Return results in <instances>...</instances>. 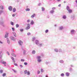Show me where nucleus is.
<instances>
[{"instance_id":"obj_1","label":"nucleus","mask_w":77,"mask_h":77,"mask_svg":"<svg viewBox=\"0 0 77 77\" xmlns=\"http://www.w3.org/2000/svg\"><path fill=\"white\" fill-rule=\"evenodd\" d=\"M18 43L20 45H21V46H22V45H23V41H21V40H19L18 42Z\"/></svg>"},{"instance_id":"obj_2","label":"nucleus","mask_w":77,"mask_h":77,"mask_svg":"<svg viewBox=\"0 0 77 77\" xmlns=\"http://www.w3.org/2000/svg\"><path fill=\"white\" fill-rule=\"evenodd\" d=\"M35 43L36 45H38L39 44V41L38 40H36L35 42Z\"/></svg>"},{"instance_id":"obj_3","label":"nucleus","mask_w":77,"mask_h":77,"mask_svg":"<svg viewBox=\"0 0 77 77\" xmlns=\"http://www.w3.org/2000/svg\"><path fill=\"white\" fill-rule=\"evenodd\" d=\"M10 38L11 39V40L13 41H15V37L13 36H11Z\"/></svg>"},{"instance_id":"obj_4","label":"nucleus","mask_w":77,"mask_h":77,"mask_svg":"<svg viewBox=\"0 0 77 77\" xmlns=\"http://www.w3.org/2000/svg\"><path fill=\"white\" fill-rule=\"evenodd\" d=\"M75 30L74 29H72L70 31L71 35H73L75 33Z\"/></svg>"},{"instance_id":"obj_5","label":"nucleus","mask_w":77,"mask_h":77,"mask_svg":"<svg viewBox=\"0 0 77 77\" xmlns=\"http://www.w3.org/2000/svg\"><path fill=\"white\" fill-rule=\"evenodd\" d=\"M12 6H9L8 8V9L10 11H12Z\"/></svg>"},{"instance_id":"obj_6","label":"nucleus","mask_w":77,"mask_h":77,"mask_svg":"<svg viewBox=\"0 0 77 77\" xmlns=\"http://www.w3.org/2000/svg\"><path fill=\"white\" fill-rule=\"evenodd\" d=\"M3 60H1L0 62L2 64H6V62L5 61H3Z\"/></svg>"},{"instance_id":"obj_7","label":"nucleus","mask_w":77,"mask_h":77,"mask_svg":"<svg viewBox=\"0 0 77 77\" xmlns=\"http://www.w3.org/2000/svg\"><path fill=\"white\" fill-rule=\"evenodd\" d=\"M9 35L8 33H6V34L5 35V38H7L8 37V35Z\"/></svg>"},{"instance_id":"obj_8","label":"nucleus","mask_w":77,"mask_h":77,"mask_svg":"<svg viewBox=\"0 0 77 77\" xmlns=\"http://www.w3.org/2000/svg\"><path fill=\"white\" fill-rule=\"evenodd\" d=\"M70 73L68 72H66V75L67 77H69V74Z\"/></svg>"},{"instance_id":"obj_9","label":"nucleus","mask_w":77,"mask_h":77,"mask_svg":"<svg viewBox=\"0 0 77 77\" xmlns=\"http://www.w3.org/2000/svg\"><path fill=\"white\" fill-rule=\"evenodd\" d=\"M62 18L64 19V20H66V15H64L63 16Z\"/></svg>"},{"instance_id":"obj_10","label":"nucleus","mask_w":77,"mask_h":77,"mask_svg":"<svg viewBox=\"0 0 77 77\" xmlns=\"http://www.w3.org/2000/svg\"><path fill=\"white\" fill-rule=\"evenodd\" d=\"M59 29L60 30H62L63 29V26H60L59 27Z\"/></svg>"},{"instance_id":"obj_11","label":"nucleus","mask_w":77,"mask_h":77,"mask_svg":"<svg viewBox=\"0 0 77 77\" xmlns=\"http://www.w3.org/2000/svg\"><path fill=\"white\" fill-rule=\"evenodd\" d=\"M11 58L12 60H13V63H15V61L14 58L13 57H11Z\"/></svg>"},{"instance_id":"obj_12","label":"nucleus","mask_w":77,"mask_h":77,"mask_svg":"<svg viewBox=\"0 0 77 77\" xmlns=\"http://www.w3.org/2000/svg\"><path fill=\"white\" fill-rule=\"evenodd\" d=\"M7 40L8 44H10V41H9V39L8 38H7Z\"/></svg>"},{"instance_id":"obj_13","label":"nucleus","mask_w":77,"mask_h":77,"mask_svg":"<svg viewBox=\"0 0 77 77\" xmlns=\"http://www.w3.org/2000/svg\"><path fill=\"white\" fill-rule=\"evenodd\" d=\"M42 45V43L39 44L38 45H37L38 47H41Z\"/></svg>"},{"instance_id":"obj_14","label":"nucleus","mask_w":77,"mask_h":77,"mask_svg":"<svg viewBox=\"0 0 77 77\" xmlns=\"http://www.w3.org/2000/svg\"><path fill=\"white\" fill-rule=\"evenodd\" d=\"M68 11L69 14H71V13H72V10L71 9H70L69 10H68Z\"/></svg>"},{"instance_id":"obj_15","label":"nucleus","mask_w":77,"mask_h":77,"mask_svg":"<svg viewBox=\"0 0 77 77\" xmlns=\"http://www.w3.org/2000/svg\"><path fill=\"white\" fill-rule=\"evenodd\" d=\"M71 19L72 20H74V19L75 17H74V15H73L71 16Z\"/></svg>"},{"instance_id":"obj_16","label":"nucleus","mask_w":77,"mask_h":77,"mask_svg":"<svg viewBox=\"0 0 77 77\" xmlns=\"http://www.w3.org/2000/svg\"><path fill=\"white\" fill-rule=\"evenodd\" d=\"M54 51H55V52H57L59 51V50H58V49L57 48L54 49Z\"/></svg>"},{"instance_id":"obj_17","label":"nucleus","mask_w":77,"mask_h":77,"mask_svg":"<svg viewBox=\"0 0 77 77\" xmlns=\"http://www.w3.org/2000/svg\"><path fill=\"white\" fill-rule=\"evenodd\" d=\"M59 62L60 63H63L64 62V61L63 60H61L59 61Z\"/></svg>"},{"instance_id":"obj_18","label":"nucleus","mask_w":77,"mask_h":77,"mask_svg":"<svg viewBox=\"0 0 77 77\" xmlns=\"http://www.w3.org/2000/svg\"><path fill=\"white\" fill-rule=\"evenodd\" d=\"M32 54H35V53H36V51L35 50H33L32 52Z\"/></svg>"},{"instance_id":"obj_19","label":"nucleus","mask_w":77,"mask_h":77,"mask_svg":"<svg viewBox=\"0 0 77 77\" xmlns=\"http://www.w3.org/2000/svg\"><path fill=\"white\" fill-rule=\"evenodd\" d=\"M30 24H31V25H33V24H34V21H33V20H32Z\"/></svg>"},{"instance_id":"obj_20","label":"nucleus","mask_w":77,"mask_h":77,"mask_svg":"<svg viewBox=\"0 0 77 77\" xmlns=\"http://www.w3.org/2000/svg\"><path fill=\"white\" fill-rule=\"evenodd\" d=\"M35 14H33V15H32L31 17V18H33L34 17H35Z\"/></svg>"},{"instance_id":"obj_21","label":"nucleus","mask_w":77,"mask_h":77,"mask_svg":"<svg viewBox=\"0 0 77 77\" xmlns=\"http://www.w3.org/2000/svg\"><path fill=\"white\" fill-rule=\"evenodd\" d=\"M12 34H13L15 37H16L17 36V34H16V33L15 32H12Z\"/></svg>"},{"instance_id":"obj_22","label":"nucleus","mask_w":77,"mask_h":77,"mask_svg":"<svg viewBox=\"0 0 77 77\" xmlns=\"http://www.w3.org/2000/svg\"><path fill=\"white\" fill-rule=\"evenodd\" d=\"M16 11V8H14L13 9V12H15Z\"/></svg>"},{"instance_id":"obj_23","label":"nucleus","mask_w":77,"mask_h":77,"mask_svg":"<svg viewBox=\"0 0 77 77\" xmlns=\"http://www.w3.org/2000/svg\"><path fill=\"white\" fill-rule=\"evenodd\" d=\"M0 8L1 9H4V7H3V5H1L0 6Z\"/></svg>"},{"instance_id":"obj_24","label":"nucleus","mask_w":77,"mask_h":77,"mask_svg":"<svg viewBox=\"0 0 77 77\" xmlns=\"http://www.w3.org/2000/svg\"><path fill=\"white\" fill-rule=\"evenodd\" d=\"M73 71V69L71 67H70L69 68V71L70 72H71Z\"/></svg>"},{"instance_id":"obj_25","label":"nucleus","mask_w":77,"mask_h":77,"mask_svg":"<svg viewBox=\"0 0 77 77\" xmlns=\"http://www.w3.org/2000/svg\"><path fill=\"white\" fill-rule=\"evenodd\" d=\"M11 55L13 56H14V57H16V55L15 54H14V53H11Z\"/></svg>"},{"instance_id":"obj_26","label":"nucleus","mask_w":77,"mask_h":77,"mask_svg":"<svg viewBox=\"0 0 77 77\" xmlns=\"http://www.w3.org/2000/svg\"><path fill=\"white\" fill-rule=\"evenodd\" d=\"M66 9L67 11H68L69 10V9H70V8H69V7L68 6H67Z\"/></svg>"},{"instance_id":"obj_27","label":"nucleus","mask_w":77,"mask_h":77,"mask_svg":"<svg viewBox=\"0 0 77 77\" xmlns=\"http://www.w3.org/2000/svg\"><path fill=\"white\" fill-rule=\"evenodd\" d=\"M30 27L27 26L26 28V30H29V29H30Z\"/></svg>"},{"instance_id":"obj_28","label":"nucleus","mask_w":77,"mask_h":77,"mask_svg":"<svg viewBox=\"0 0 77 77\" xmlns=\"http://www.w3.org/2000/svg\"><path fill=\"white\" fill-rule=\"evenodd\" d=\"M23 55H25L26 51L25 50H23Z\"/></svg>"},{"instance_id":"obj_29","label":"nucleus","mask_w":77,"mask_h":77,"mask_svg":"<svg viewBox=\"0 0 77 77\" xmlns=\"http://www.w3.org/2000/svg\"><path fill=\"white\" fill-rule=\"evenodd\" d=\"M60 75L61 76V77H64L65 74H64L63 73H62L60 74Z\"/></svg>"},{"instance_id":"obj_30","label":"nucleus","mask_w":77,"mask_h":77,"mask_svg":"<svg viewBox=\"0 0 77 77\" xmlns=\"http://www.w3.org/2000/svg\"><path fill=\"white\" fill-rule=\"evenodd\" d=\"M54 10H52L51 11H50V12L51 14H53V13H54Z\"/></svg>"},{"instance_id":"obj_31","label":"nucleus","mask_w":77,"mask_h":77,"mask_svg":"<svg viewBox=\"0 0 77 77\" xmlns=\"http://www.w3.org/2000/svg\"><path fill=\"white\" fill-rule=\"evenodd\" d=\"M27 73V70H26L24 71V74H26Z\"/></svg>"},{"instance_id":"obj_32","label":"nucleus","mask_w":77,"mask_h":77,"mask_svg":"<svg viewBox=\"0 0 77 77\" xmlns=\"http://www.w3.org/2000/svg\"><path fill=\"white\" fill-rule=\"evenodd\" d=\"M45 63L46 65H48V64H49V63H50V62H45Z\"/></svg>"},{"instance_id":"obj_33","label":"nucleus","mask_w":77,"mask_h":77,"mask_svg":"<svg viewBox=\"0 0 77 77\" xmlns=\"http://www.w3.org/2000/svg\"><path fill=\"white\" fill-rule=\"evenodd\" d=\"M42 10L43 12V11H45V8H44V7H42Z\"/></svg>"},{"instance_id":"obj_34","label":"nucleus","mask_w":77,"mask_h":77,"mask_svg":"<svg viewBox=\"0 0 77 77\" xmlns=\"http://www.w3.org/2000/svg\"><path fill=\"white\" fill-rule=\"evenodd\" d=\"M20 30L21 32H23L24 31V29H20Z\"/></svg>"},{"instance_id":"obj_35","label":"nucleus","mask_w":77,"mask_h":77,"mask_svg":"<svg viewBox=\"0 0 77 77\" xmlns=\"http://www.w3.org/2000/svg\"><path fill=\"white\" fill-rule=\"evenodd\" d=\"M0 24L1 25H3V22L2 21H0Z\"/></svg>"},{"instance_id":"obj_36","label":"nucleus","mask_w":77,"mask_h":77,"mask_svg":"<svg viewBox=\"0 0 77 77\" xmlns=\"http://www.w3.org/2000/svg\"><path fill=\"white\" fill-rule=\"evenodd\" d=\"M37 61L38 62H41L42 61V60L41 59H39Z\"/></svg>"},{"instance_id":"obj_37","label":"nucleus","mask_w":77,"mask_h":77,"mask_svg":"<svg viewBox=\"0 0 77 77\" xmlns=\"http://www.w3.org/2000/svg\"><path fill=\"white\" fill-rule=\"evenodd\" d=\"M30 9L29 8H27L26 9V11H30Z\"/></svg>"},{"instance_id":"obj_38","label":"nucleus","mask_w":77,"mask_h":77,"mask_svg":"<svg viewBox=\"0 0 77 77\" xmlns=\"http://www.w3.org/2000/svg\"><path fill=\"white\" fill-rule=\"evenodd\" d=\"M11 24L12 26H14V22L12 21L11 22Z\"/></svg>"},{"instance_id":"obj_39","label":"nucleus","mask_w":77,"mask_h":77,"mask_svg":"<svg viewBox=\"0 0 77 77\" xmlns=\"http://www.w3.org/2000/svg\"><path fill=\"white\" fill-rule=\"evenodd\" d=\"M49 31L48 30V29H46L45 31V33H48V32Z\"/></svg>"},{"instance_id":"obj_40","label":"nucleus","mask_w":77,"mask_h":77,"mask_svg":"<svg viewBox=\"0 0 77 77\" xmlns=\"http://www.w3.org/2000/svg\"><path fill=\"white\" fill-rule=\"evenodd\" d=\"M6 73H4L2 74V76L3 77H5V76H6Z\"/></svg>"},{"instance_id":"obj_41","label":"nucleus","mask_w":77,"mask_h":77,"mask_svg":"<svg viewBox=\"0 0 77 77\" xmlns=\"http://www.w3.org/2000/svg\"><path fill=\"white\" fill-rule=\"evenodd\" d=\"M41 56H38L37 57V59H41Z\"/></svg>"},{"instance_id":"obj_42","label":"nucleus","mask_w":77,"mask_h":77,"mask_svg":"<svg viewBox=\"0 0 77 77\" xmlns=\"http://www.w3.org/2000/svg\"><path fill=\"white\" fill-rule=\"evenodd\" d=\"M16 26L17 28H18V27H19V25H18V24H17L16 25Z\"/></svg>"},{"instance_id":"obj_43","label":"nucleus","mask_w":77,"mask_h":77,"mask_svg":"<svg viewBox=\"0 0 77 77\" xmlns=\"http://www.w3.org/2000/svg\"><path fill=\"white\" fill-rule=\"evenodd\" d=\"M27 75H30V72L29 71L27 72Z\"/></svg>"},{"instance_id":"obj_44","label":"nucleus","mask_w":77,"mask_h":77,"mask_svg":"<svg viewBox=\"0 0 77 77\" xmlns=\"http://www.w3.org/2000/svg\"><path fill=\"white\" fill-rule=\"evenodd\" d=\"M3 10L0 11V15L2 13H3Z\"/></svg>"},{"instance_id":"obj_45","label":"nucleus","mask_w":77,"mask_h":77,"mask_svg":"<svg viewBox=\"0 0 77 77\" xmlns=\"http://www.w3.org/2000/svg\"><path fill=\"white\" fill-rule=\"evenodd\" d=\"M58 51L60 52H62V50L61 49H60Z\"/></svg>"},{"instance_id":"obj_46","label":"nucleus","mask_w":77,"mask_h":77,"mask_svg":"<svg viewBox=\"0 0 77 77\" xmlns=\"http://www.w3.org/2000/svg\"><path fill=\"white\" fill-rule=\"evenodd\" d=\"M3 72V70L2 69H1L0 70V73H2Z\"/></svg>"},{"instance_id":"obj_47","label":"nucleus","mask_w":77,"mask_h":77,"mask_svg":"<svg viewBox=\"0 0 77 77\" xmlns=\"http://www.w3.org/2000/svg\"><path fill=\"white\" fill-rule=\"evenodd\" d=\"M37 74H40V71L38 70Z\"/></svg>"},{"instance_id":"obj_48","label":"nucleus","mask_w":77,"mask_h":77,"mask_svg":"<svg viewBox=\"0 0 77 77\" xmlns=\"http://www.w3.org/2000/svg\"><path fill=\"white\" fill-rule=\"evenodd\" d=\"M31 35V33L30 32H28L27 33V35L28 36H29V35Z\"/></svg>"},{"instance_id":"obj_49","label":"nucleus","mask_w":77,"mask_h":77,"mask_svg":"<svg viewBox=\"0 0 77 77\" xmlns=\"http://www.w3.org/2000/svg\"><path fill=\"white\" fill-rule=\"evenodd\" d=\"M27 23H30V20L28 19L27 20Z\"/></svg>"},{"instance_id":"obj_50","label":"nucleus","mask_w":77,"mask_h":77,"mask_svg":"<svg viewBox=\"0 0 77 77\" xmlns=\"http://www.w3.org/2000/svg\"><path fill=\"white\" fill-rule=\"evenodd\" d=\"M20 60L21 61V62H24V59H21Z\"/></svg>"},{"instance_id":"obj_51","label":"nucleus","mask_w":77,"mask_h":77,"mask_svg":"<svg viewBox=\"0 0 77 77\" xmlns=\"http://www.w3.org/2000/svg\"><path fill=\"white\" fill-rule=\"evenodd\" d=\"M36 39V38L35 37H33L32 38V41H35V39Z\"/></svg>"},{"instance_id":"obj_52","label":"nucleus","mask_w":77,"mask_h":77,"mask_svg":"<svg viewBox=\"0 0 77 77\" xmlns=\"http://www.w3.org/2000/svg\"><path fill=\"white\" fill-rule=\"evenodd\" d=\"M12 29L13 31V32H14V31H15V28H14L12 27Z\"/></svg>"},{"instance_id":"obj_53","label":"nucleus","mask_w":77,"mask_h":77,"mask_svg":"<svg viewBox=\"0 0 77 77\" xmlns=\"http://www.w3.org/2000/svg\"><path fill=\"white\" fill-rule=\"evenodd\" d=\"M12 71L14 72H16V71H15V70L14 69H12Z\"/></svg>"},{"instance_id":"obj_54","label":"nucleus","mask_w":77,"mask_h":77,"mask_svg":"<svg viewBox=\"0 0 77 77\" xmlns=\"http://www.w3.org/2000/svg\"><path fill=\"white\" fill-rule=\"evenodd\" d=\"M14 65L15 66H18V64H17L15 63H14Z\"/></svg>"},{"instance_id":"obj_55","label":"nucleus","mask_w":77,"mask_h":77,"mask_svg":"<svg viewBox=\"0 0 77 77\" xmlns=\"http://www.w3.org/2000/svg\"><path fill=\"white\" fill-rule=\"evenodd\" d=\"M41 72H44V70L42 69H41Z\"/></svg>"},{"instance_id":"obj_56","label":"nucleus","mask_w":77,"mask_h":77,"mask_svg":"<svg viewBox=\"0 0 77 77\" xmlns=\"http://www.w3.org/2000/svg\"><path fill=\"white\" fill-rule=\"evenodd\" d=\"M24 65H27V62H25L24 63Z\"/></svg>"},{"instance_id":"obj_57","label":"nucleus","mask_w":77,"mask_h":77,"mask_svg":"<svg viewBox=\"0 0 77 77\" xmlns=\"http://www.w3.org/2000/svg\"><path fill=\"white\" fill-rule=\"evenodd\" d=\"M11 51H12L11 53H14L15 52L14 51L13 49L11 50Z\"/></svg>"},{"instance_id":"obj_58","label":"nucleus","mask_w":77,"mask_h":77,"mask_svg":"<svg viewBox=\"0 0 77 77\" xmlns=\"http://www.w3.org/2000/svg\"><path fill=\"white\" fill-rule=\"evenodd\" d=\"M2 57H3L2 56V55H0V59H2Z\"/></svg>"},{"instance_id":"obj_59","label":"nucleus","mask_w":77,"mask_h":77,"mask_svg":"<svg viewBox=\"0 0 77 77\" xmlns=\"http://www.w3.org/2000/svg\"><path fill=\"white\" fill-rule=\"evenodd\" d=\"M27 27H30V24H29V23H28V24H27Z\"/></svg>"},{"instance_id":"obj_60","label":"nucleus","mask_w":77,"mask_h":77,"mask_svg":"<svg viewBox=\"0 0 77 77\" xmlns=\"http://www.w3.org/2000/svg\"><path fill=\"white\" fill-rule=\"evenodd\" d=\"M7 54L8 55V56H9V55L10 54H9V52L8 51L7 52Z\"/></svg>"},{"instance_id":"obj_61","label":"nucleus","mask_w":77,"mask_h":77,"mask_svg":"<svg viewBox=\"0 0 77 77\" xmlns=\"http://www.w3.org/2000/svg\"><path fill=\"white\" fill-rule=\"evenodd\" d=\"M15 15H16L15 14H13L12 15V17H14L15 16Z\"/></svg>"},{"instance_id":"obj_62","label":"nucleus","mask_w":77,"mask_h":77,"mask_svg":"<svg viewBox=\"0 0 77 77\" xmlns=\"http://www.w3.org/2000/svg\"><path fill=\"white\" fill-rule=\"evenodd\" d=\"M56 9V8L55 7H53L52 8V10H54Z\"/></svg>"},{"instance_id":"obj_63","label":"nucleus","mask_w":77,"mask_h":77,"mask_svg":"<svg viewBox=\"0 0 77 77\" xmlns=\"http://www.w3.org/2000/svg\"><path fill=\"white\" fill-rule=\"evenodd\" d=\"M20 68H23V65H20Z\"/></svg>"},{"instance_id":"obj_64","label":"nucleus","mask_w":77,"mask_h":77,"mask_svg":"<svg viewBox=\"0 0 77 77\" xmlns=\"http://www.w3.org/2000/svg\"><path fill=\"white\" fill-rule=\"evenodd\" d=\"M41 3H39V4H38V6H41Z\"/></svg>"}]
</instances>
